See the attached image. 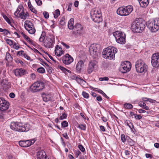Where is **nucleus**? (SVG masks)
Returning <instances> with one entry per match:
<instances>
[{
    "label": "nucleus",
    "instance_id": "nucleus-1",
    "mask_svg": "<svg viewBox=\"0 0 159 159\" xmlns=\"http://www.w3.org/2000/svg\"><path fill=\"white\" fill-rule=\"evenodd\" d=\"M11 129L15 131L20 132H27L30 129V125L28 124L23 125L20 123L12 122L10 124Z\"/></svg>",
    "mask_w": 159,
    "mask_h": 159
},
{
    "label": "nucleus",
    "instance_id": "nucleus-2",
    "mask_svg": "<svg viewBox=\"0 0 159 159\" xmlns=\"http://www.w3.org/2000/svg\"><path fill=\"white\" fill-rule=\"evenodd\" d=\"M117 49L113 46H109L103 50L102 52L103 57L110 60H114L115 54L117 52Z\"/></svg>",
    "mask_w": 159,
    "mask_h": 159
},
{
    "label": "nucleus",
    "instance_id": "nucleus-3",
    "mask_svg": "<svg viewBox=\"0 0 159 159\" xmlns=\"http://www.w3.org/2000/svg\"><path fill=\"white\" fill-rule=\"evenodd\" d=\"M145 27L144 22L140 18L137 19L133 23L131 29L134 32L139 33L144 30Z\"/></svg>",
    "mask_w": 159,
    "mask_h": 159
},
{
    "label": "nucleus",
    "instance_id": "nucleus-4",
    "mask_svg": "<svg viewBox=\"0 0 159 159\" xmlns=\"http://www.w3.org/2000/svg\"><path fill=\"white\" fill-rule=\"evenodd\" d=\"M90 15L93 20L96 23H99L102 20L101 12L100 9H92L90 11Z\"/></svg>",
    "mask_w": 159,
    "mask_h": 159
},
{
    "label": "nucleus",
    "instance_id": "nucleus-5",
    "mask_svg": "<svg viewBox=\"0 0 159 159\" xmlns=\"http://www.w3.org/2000/svg\"><path fill=\"white\" fill-rule=\"evenodd\" d=\"M146 25L152 32H156L159 30V18H156L153 20L148 21Z\"/></svg>",
    "mask_w": 159,
    "mask_h": 159
},
{
    "label": "nucleus",
    "instance_id": "nucleus-6",
    "mask_svg": "<svg viewBox=\"0 0 159 159\" xmlns=\"http://www.w3.org/2000/svg\"><path fill=\"white\" fill-rule=\"evenodd\" d=\"M113 35L117 43L121 44L125 43V34L124 33L117 31L113 33Z\"/></svg>",
    "mask_w": 159,
    "mask_h": 159
},
{
    "label": "nucleus",
    "instance_id": "nucleus-7",
    "mask_svg": "<svg viewBox=\"0 0 159 159\" xmlns=\"http://www.w3.org/2000/svg\"><path fill=\"white\" fill-rule=\"evenodd\" d=\"M133 10V7L132 6H128L125 7H119L116 11L117 13L120 16L128 15Z\"/></svg>",
    "mask_w": 159,
    "mask_h": 159
},
{
    "label": "nucleus",
    "instance_id": "nucleus-8",
    "mask_svg": "<svg viewBox=\"0 0 159 159\" xmlns=\"http://www.w3.org/2000/svg\"><path fill=\"white\" fill-rule=\"evenodd\" d=\"M137 71L139 73L145 72L147 70L148 66L142 60L139 59L137 61L135 65Z\"/></svg>",
    "mask_w": 159,
    "mask_h": 159
},
{
    "label": "nucleus",
    "instance_id": "nucleus-9",
    "mask_svg": "<svg viewBox=\"0 0 159 159\" xmlns=\"http://www.w3.org/2000/svg\"><path fill=\"white\" fill-rule=\"evenodd\" d=\"M44 84L43 82L40 81L35 82L30 87V91L33 92H36L41 91L43 89Z\"/></svg>",
    "mask_w": 159,
    "mask_h": 159
},
{
    "label": "nucleus",
    "instance_id": "nucleus-10",
    "mask_svg": "<svg viewBox=\"0 0 159 159\" xmlns=\"http://www.w3.org/2000/svg\"><path fill=\"white\" fill-rule=\"evenodd\" d=\"M55 43V39L52 35H49L46 37V39L44 42V46L47 48H52Z\"/></svg>",
    "mask_w": 159,
    "mask_h": 159
},
{
    "label": "nucleus",
    "instance_id": "nucleus-11",
    "mask_svg": "<svg viewBox=\"0 0 159 159\" xmlns=\"http://www.w3.org/2000/svg\"><path fill=\"white\" fill-rule=\"evenodd\" d=\"M98 45L97 44H92L89 48L90 54L94 58L98 57V52H97Z\"/></svg>",
    "mask_w": 159,
    "mask_h": 159
},
{
    "label": "nucleus",
    "instance_id": "nucleus-12",
    "mask_svg": "<svg viewBox=\"0 0 159 159\" xmlns=\"http://www.w3.org/2000/svg\"><path fill=\"white\" fill-rule=\"evenodd\" d=\"M72 33L75 35H80L83 32V27L79 23L76 24L74 26Z\"/></svg>",
    "mask_w": 159,
    "mask_h": 159
},
{
    "label": "nucleus",
    "instance_id": "nucleus-13",
    "mask_svg": "<svg viewBox=\"0 0 159 159\" xmlns=\"http://www.w3.org/2000/svg\"><path fill=\"white\" fill-rule=\"evenodd\" d=\"M24 26L28 32L31 34H34L35 32L33 24L30 21L26 20L25 22Z\"/></svg>",
    "mask_w": 159,
    "mask_h": 159
},
{
    "label": "nucleus",
    "instance_id": "nucleus-14",
    "mask_svg": "<svg viewBox=\"0 0 159 159\" xmlns=\"http://www.w3.org/2000/svg\"><path fill=\"white\" fill-rule=\"evenodd\" d=\"M151 59L152 66L156 68L158 67L159 66V52L153 54Z\"/></svg>",
    "mask_w": 159,
    "mask_h": 159
},
{
    "label": "nucleus",
    "instance_id": "nucleus-15",
    "mask_svg": "<svg viewBox=\"0 0 159 159\" xmlns=\"http://www.w3.org/2000/svg\"><path fill=\"white\" fill-rule=\"evenodd\" d=\"M131 67L130 63L129 61L125 62L120 68V70L123 73H126L129 71Z\"/></svg>",
    "mask_w": 159,
    "mask_h": 159
},
{
    "label": "nucleus",
    "instance_id": "nucleus-16",
    "mask_svg": "<svg viewBox=\"0 0 159 159\" xmlns=\"http://www.w3.org/2000/svg\"><path fill=\"white\" fill-rule=\"evenodd\" d=\"M9 103L3 98H0V110L2 111L6 110L8 109Z\"/></svg>",
    "mask_w": 159,
    "mask_h": 159
},
{
    "label": "nucleus",
    "instance_id": "nucleus-17",
    "mask_svg": "<svg viewBox=\"0 0 159 159\" xmlns=\"http://www.w3.org/2000/svg\"><path fill=\"white\" fill-rule=\"evenodd\" d=\"M63 62L66 65H69L73 61V58L70 55L66 54L62 58Z\"/></svg>",
    "mask_w": 159,
    "mask_h": 159
},
{
    "label": "nucleus",
    "instance_id": "nucleus-18",
    "mask_svg": "<svg viewBox=\"0 0 159 159\" xmlns=\"http://www.w3.org/2000/svg\"><path fill=\"white\" fill-rule=\"evenodd\" d=\"M96 63L97 62L95 60L91 61L89 62L87 69V72L89 74H90L94 70L96 66Z\"/></svg>",
    "mask_w": 159,
    "mask_h": 159
},
{
    "label": "nucleus",
    "instance_id": "nucleus-19",
    "mask_svg": "<svg viewBox=\"0 0 159 159\" xmlns=\"http://www.w3.org/2000/svg\"><path fill=\"white\" fill-rule=\"evenodd\" d=\"M14 73L16 76L20 77L25 75L26 71L25 70L21 68L16 69L14 71Z\"/></svg>",
    "mask_w": 159,
    "mask_h": 159
},
{
    "label": "nucleus",
    "instance_id": "nucleus-20",
    "mask_svg": "<svg viewBox=\"0 0 159 159\" xmlns=\"http://www.w3.org/2000/svg\"><path fill=\"white\" fill-rule=\"evenodd\" d=\"M37 157V159H48L46 156V152L43 150L38 152Z\"/></svg>",
    "mask_w": 159,
    "mask_h": 159
},
{
    "label": "nucleus",
    "instance_id": "nucleus-21",
    "mask_svg": "<svg viewBox=\"0 0 159 159\" xmlns=\"http://www.w3.org/2000/svg\"><path fill=\"white\" fill-rule=\"evenodd\" d=\"M63 52L61 47L58 45H57L56 46L55 49V53L57 56L58 57L60 56L63 54Z\"/></svg>",
    "mask_w": 159,
    "mask_h": 159
},
{
    "label": "nucleus",
    "instance_id": "nucleus-22",
    "mask_svg": "<svg viewBox=\"0 0 159 159\" xmlns=\"http://www.w3.org/2000/svg\"><path fill=\"white\" fill-rule=\"evenodd\" d=\"M30 140L20 141L19 142V145L23 147H27L30 146Z\"/></svg>",
    "mask_w": 159,
    "mask_h": 159
},
{
    "label": "nucleus",
    "instance_id": "nucleus-23",
    "mask_svg": "<svg viewBox=\"0 0 159 159\" xmlns=\"http://www.w3.org/2000/svg\"><path fill=\"white\" fill-rule=\"evenodd\" d=\"M84 66V62L82 60L80 61L76 65V70L78 72L81 71L82 68Z\"/></svg>",
    "mask_w": 159,
    "mask_h": 159
},
{
    "label": "nucleus",
    "instance_id": "nucleus-24",
    "mask_svg": "<svg viewBox=\"0 0 159 159\" xmlns=\"http://www.w3.org/2000/svg\"><path fill=\"white\" fill-rule=\"evenodd\" d=\"M141 7H145L149 3V0H138Z\"/></svg>",
    "mask_w": 159,
    "mask_h": 159
},
{
    "label": "nucleus",
    "instance_id": "nucleus-25",
    "mask_svg": "<svg viewBox=\"0 0 159 159\" xmlns=\"http://www.w3.org/2000/svg\"><path fill=\"white\" fill-rule=\"evenodd\" d=\"M42 96L43 101L45 102H47L51 100V98L50 97V95L49 94H46L45 93H42Z\"/></svg>",
    "mask_w": 159,
    "mask_h": 159
},
{
    "label": "nucleus",
    "instance_id": "nucleus-26",
    "mask_svg": "<svg viewBox=\"0 0 159 159\" xmlns=\"http://www.w3.org/2000/svg\"><path fill=\"white\" fill-rule=\"evenodd\" d=\"M24 10V8L23 6H19L18 7L16 11L14 13L15 15L17 17H18V15H19L22 12V11Z\"/></svg>",
    "mask_w": 159,
    "mask_h": 159
},
{
    "label": "nucleus",
    "instance_id": "nucleus-27",
    "mask_svg": "<svg viewBox=\"0 0 159 159\" xmlns=\"http://www.w3.org/2000/svg\"><path fill=\"white\" fill-rule=\"evenodd\" d=\"M17 55L21 56L28 60H29L30 59V57L28 56L26 53H25L24 51L23 50L18 52L17 53Z\"/></svg>",
    "mask_w": 159,
    "mask_h": 159
},
{
    "label": "nucleus",
    "instance_id": "nucleus-28",
    "mask_svg": "<svg viewBox=\"0 0 159 159\" xmlns=\"http://www.w3.org/2000/svg\"><path fill=\"white\" fill-rule=\"evenodd\" d=\"M74 19L73 18H71L69 21L68 24V27L69 29L72 30L74 29Z\"/></svg>",
    "mask_w": 159,
    "mask_h": 159
},
{
    "label": "nucleus",
    "instance_id": "nucleus-29",
    "mask_svg": "<svg viewBox=\"0 0 159 159\" xmlns=\"http://www.w3.org/2000/svg\"><path fill=\"white\" fill-rule=\"evenodd\" d=\"M72 79L75 80L79 84L83 83H85L84 81V80L81 79L79 77L76 76V75H74L72 76Z\"/></svg>",
    "mask_w": 159,
    "mask_h": 159
},
{
    "label": "nucleus",
    "instance_id": "nucleus-30",
    "mask_svg": "<svg viewBox=\"0 0 159 159\" xmlns=\"http://www.w3.org/2000/svg\"><path fill=\"white\" fill-rule=\"evenodd\" d=\"M1 84L4 88H8L10 85V83L8 82L7 80L3 79L1 81Z\"/></svg>",
    "mask_w": 159,
    "mask_h": 159
},
{
    "label": "nucleus",
    "instance_id": "nucleus-31",
    "mask_svg": "<svg viewBox=\"0 0 159 159\" xmlns=\"http://www.w3.org/2000/svg\"><path fill=\"white\" fill-rule=\"evenodd\" d=\"M29 16L28 13L27 12L25 13L24 12V10L22 11V12H21V13L19 15L18 17H20L21 19H23L25 20L26 19L27 16Z\"/></svg>",
    "mask_w": 159,
    "mask_h": 159
},
{
    "label": "nucleus",
    "instance_id": "nucleus-32",
    "mask_svg": "<svg viewBox=\"0 0 159 159\" xmlns=\"http://www.w3.org/2000/svg\"><path fill=\"white\" fill-rule=\"evenodd\" d=\"M5 59L8 62L11 61L13 59L10 54L8 52L6 53Z\"/></svg>",
    "mask_w": 159,
    "mask_h": 159
},
{
    "label": "nucleus",
    "instance_id": "nucleus-33",
    "mask_svg": "<svg viewBox=\"0 0 159 159\" xmlns=\"http://www.w3.org/2000/svg\"><path fill=\"white\" fill-rule=\"evenodd\" d=\"M21 34L23 36L25 39L27 41L29 42L32 43L33 42V41L31 40L30 38L27 35H26L25 34H24L23 32H22L21 33Z\"/></svg>",
    "mask_w": 159,
    "mask_h": 159
},
{
    "label": "nucleus",
    "instance_id": "nucleus-34",
    "mask_svg": "<svg viewBox=\"0 0 159 159\" xmlns=\"http://www.w3.org/2000/svg\"><path fill=\"white\" fill-rule=\"evenodd\" d=\"M46 34L43 31L42 33V34L39 39V40L40 42H43L45 39Z\"/></svg>",
    "mask_w": 159,
    "mask_h": 159
},
{
    "label": "nucleus",
    "instance_id": "nucleus-35",
    "mask_svg": "<svg viewBox=\"0 0 159 159\" xmlns=\"http://www.w3.org/2000/svg\"><path fill=\"white\" fill-rule=\"evenodd\" d=\"M60 12L59 9L55 10V12H53L54 17L55 18H57L60 15Z\"/></svg>",
    "mask_w": 159,
    "mask_h": 159
},
{
    "label": "nucleus",
    "instance_id": "nucleus-36",
    "mask_svg": "<svg viewBox=\"0 0 159 159\" xmlns=\"http://www.w3.org/2000/svg\"><path fill=\"white\" fill-rule=\"evenodd\" d=\"M124 108L126 109H132L133 107V105L129 103H125L124 104Z\"/></svg>",
    "mask_w": 159,
    "mask_h": 159
},
{
    "label": "nucleus",
    "instance_id": "nucleus-37",
    "mask_svg": "<svg viewBox=\"0 0 159 159\" xmlns=\"http://www.w3.org/2000/svg\"><path fill=\"white\" fill-rule=\"evenodd\" d=\"M125 123L127 125H128L131 129L134 128V125L133 124L130 122L129 120H126Z\"/></svg>",
    "mask_w": 159,
    "mask_h": 159
},
{
    "label": "nucleus",
    "instance_id": "nucleus-38",
    "mask_svg": "<svg viewBox=\"0 0 159 159\" xmlns=\"http://www.w3.org/2000/svg\"><path fill=\"white\" fill-rule=\"evenodd\" d=\"M37 71L40 73H43L45 72V70L43 67H40L37 69Z\"/></svg>",
    "mask_w": 159,
    "mask_h": 159
},
{
    "label": "nucleus",
    "instance_id": "nucleus-39",
    "mask_svg": "<svg viewBox=\"0 0 159 159\" xmlns=\"http://www.w3.org/2000/svg\"><path fill=\"white\" fill-rule=\"evenodd\" d=\"M78 127L81 130H85L86 129V127L85 125H79Z\"/></svg>",
    "mask_w": 159,
    "mask_h": 159
},
{
    "label": "nucleus",
    "instance_id": "nucleus-40",
    "mask_svg": "<svg viewBox=\"0 0 159 159\" xmlns=\"http://www.w3.org/2000/svg\"><path fill=\"white\" fill-rule=\"evenodd\" d=\"M58 68H59L61 70L63 71L64 72H66V71L68 72L70 71L69 70L60 66H58Z\"/></svg>",
    "mask_w": 159,
    "mask_h": 159
},
{
    "label": "nucleus",
    "instance_id": "nucleus-41",
    "mask_svg": "<svg viewBox=\"0 0 159 159\" xmlns=\"http://www.w3.org/2000/svg\"><path fill=\"white\" fill-rule=\"evenodd\" d=\"M65 18L63 17L61 18L60 21V24L62 26H64L65 24Z\"/></svg>",
    "mask_w": 159,
    "mask_h": 159
},
{
    "label": "nucleus",
    "instance_id": "nucleus-42",
    "mask_svg": "<svg viewBox=\"0 0 159 159\" xmlns=\"http://www.w3.org/2000/svg\"><path fill=\"white\" fill-rule=\"evenodd\" d=\"M78 147L79 149L83 152H85V149L84 147L81 144H79Z\"/></svg>",
    "mask_w": 159,
    "mask_h": 159
},
{
    "label": "nucleus",
    "instance_id": "nucleus-43",
    "mask_svg": "<svg viewBox=\"0 0 159 159\" xmlns=\"http://www.w3.org/2000/svg\"><path fill=\"white\" fill-rule=\"evenodd\" d=\"M68 125V123L66 121H64L61 123V126L64 128L67 127Z\"/></svg>",
    "mask_w": 159,
    "mask_h": 159
},
{
    "label": "nucleus",
    "instance_id": "nucleus-44",
    "mask_svg": "<svg viewBox=\"0 0 159 159\" xmlns=\"http://www.w3.org/2000/svg\"><path fill=\"white\" fill-rule=\"evenodd\" d=\"M66 117L67 115L65 113H64L62 114V116L59 117V119L60 120H62L64 119H66Z\"/></svg>",
    "mask_w": 159,
    "mask_h": 159
},
{
    "label": "nucleus",
    "instance_id": "nucleus-45",
    "mask_svg": "<svg viewBox=\"0 0 159 159\" xmlns=\"http://www.w3.org/2000/svg\"><path fill=\"white\" fill-rule=\"evenodd\" d=\"M3 17L7 22L9 24L11 23V22L10 20L6 15H3Z\"/></svg>",
    "mask_w": 159,
    "mask_h": 159
},
{
    "label": "nucleus",
    "instance_id": "nucleus-46",
    "mask_svg": "<svg viewBox=\"0 0 159 159\" xmlns=\"http://www.w3.org/2000/svg\"><path fill=\"white\" fill-rule=\"evenodd\" d=\"M43 14L44 15V17L47 19L49 17V15L47 11H44L43 12Z\"/></svg>",
    "mask_w": 159,
    "mask_h": 159
},
{
    "label": "nucleus",
    "instance_id": "nucleus-47",
    "mask_svg": "<svg viewBox=\"0 0 159 159\" xmlns=\"http://www.w3.org/2000/svg\"><path fill=\"white\" fill-rule=\"evenodd\" d=\"M82 95L84 98H87L89 97V95L88 93L85 92H82Z\"/></svg>",
    "mask_w": 159,
    "mask_h": 159
},
{
    "label": "nucleus",
    "instance_id": "nucleus-48",
    "mask_svg": "<svg viewBox=\"0 0 159 159\" xmlns=\"http://www.w3.org/2000/svg\"><path fill=\"white\" fill-rule=\"evenodd\" d=\"M6 41L7 43L9 44L10 45H11L13 44V42L11 40L9 39H6Z\"/></svg>",
    "mask_w": 159,
    "mask_h": 159
},
{
    "label": "nucleus",
    "instance_id": "nucleus-49",
    "mask_svg": "<svg viewBox=\"0 0 159 159\" xmlns=\"http://www.w3.org/2000/svg\"><path fill=\"white\" fill-rule=\"evenodd\" d=\"M121 139L123 142L125 143V142L126 139L125 136L124 134H122L121 135Z\"/></svg>",
    "mask_w": 159,
    "mask_h": 159
},
{
    "label": "nucleus",
    "instance_id": "nucleus-50",
    "mask_svg": "<svg viewBox=\"0 0 159 159\" xmlns=\"http://www.w3.org/2000/svg\"><path fill=\"white\" fill-rule=\"evenodd\" d=\"M127 141L129 144L131 146H132L134 145V141L132 139H130V140H127Z\"/></svg>",
    "mask_w": 159,
    "mask_h": 159
},
{
    "label": "nucleus",
    "instance_id": "nucleus-51",
    "mask_svg": "<svg viewBox=\"0 0 159 159\" xmlns=\"http://www.w3.org/2000/svg\"><path fill=\"white\" fill-rule=\"evenodd\" d=\"M75 154L76 157H78L81 154V152L79 150H78L75 152Z\"/></svg>",
    "mask_w": 159,
    "mask_h": 159
},
{
    "label": "nucleus",
    "instance_id": "nucleus-52",
    "mask_svg": "<svg viewBox=\"0 0 159 159\" xmlns=\"http://www.w3.org/2000/svg\"><path fill=\"white\" fill-rule=\"evenodd\" d=\"M134 118L137 120H139L142 118V116L139 115H134Z\"/></svg>",
    "mask_w": 159,
    "mask_h": 159
},
{
    "label": "nucleus",
    "instance_id": "nucleus-53",
    "mask_svg": "<svg viewBox=\"0 0 159 159\" xmlns=\"http://www.w3.org/2000/svg\"><path fill=\"white\" fill-rule=\"evenodd\" d=\"M145 105H146V104L143 102H140L139 103V105L143 108Z\"/></svg>",
    "mask_w": 159,
    "mask_h": 159
},
{
    "label": "nucleus",
    "instance_id": "nucleus-54",
    "mask_svg": "<svg viewBox=\"0 0 159 159\" xmlns=\"http://www.w3.org/2000/svg\"><path fill=\"white\" fill-rule=\"evenodd\" d=\"M37 4L39 6H40L42 4V2L41 0H35Z\"/></svg>",
    "mask_w": 159,
    "mask_h": 159
},
{
    "label": "nucleus",
    "instance_id": "nucleus-55",
    "mask_svg": "<svg viewBox=\"0 0 159 159\" xmlns=\"http://www.w3.org/2000/svg\"><path fill=\"white\" fill-rule=\"evenodd\" d=\"M2 33L3 34H4L5 35H7L8 34L10 33V32L8 30L6 29H4Z\"/></svg>",
    "mask_w": 159,
    "mask_h": 159
},
{
    "label": "nucleus",
    "instance_id": "nucleus-56",
    "mask_svg": "<svg viewBox=\"0 0 159 159\" xmlns=\"http://www.w3.org/2000/svg\"><path fill=\"white\" fill-rule=\"evenodd\" d=\"M72 6V3H70L68 6L67 10L69 11H70L71 10V7Z\"/></svg>",
    "mask_w": 159,
    "mask_h": 159
},
{
    "label": "nucleus",
    "instance_id": "nucleus-57",
    "mask_svg": "<svg viewBox=\"0 0 159 159\" xmlns=\"http://www.w3.org/2000/svg\"><path fill=\"white\" fill-rule=\"evenodd\" d=\"M99 80L101 81H103V80H106L107 81L108 80H109V78L107 77H104L103 78H100L99 79Z\"/></svg>",
    "mask_w": 159,
    "mask_h": 159
},
{
    "label": "nucleus",
    "instance_id": "nucleus-58",
    "mask_svg": "<svg viewBox=\"0 0 159 159\" xmlns=\"http://www.w3.org/2000/svg\"><path fill=\"white\" fill-rule=\"evenodd\" d=\"M94 89H95V90L97 91L99 93H100L102 95L104 93L102 90L101 89H98L96 88H95Z\"/></svg>",
    "mask_w": 159,
    "mask_h": 159
},
{
    "label": "nucleus",
    "instance_id": "nucleus-59",
    "mask_svg": "<svg viewBox=\"0 0 159 159\" xmlns=\"http://www.w3.org/2000/svg\"><path fill=\"white\" fill-rule=\"evenodd\" d=\"M145 156L147 158H152V155L148 153H146L145 154Z\"/></svg>",
    "mask_w": 159,
    "mask_h": 159
},
{
    "label": "nucleus",
    "instance_id": "nucleus-60",
    "mask_svg": "<svg viewBox=\"0 0 159 159\" xmlns=\"http://www.w3.org/2000/svg\"><path fill=\"white\" fill-rule=\"evenodd\" d=\"M9 96L11 98H15V95L13 93H11L9 94Z\"/></svg>",
    "mask_w": 159,
    "mask_h": 159
},
{
    "label": "nucleus",
    "instance_id": "nucleus-61",
    "mask_svg": "<svg viewBox=\"0 0 159 159\" xmlns=\"http://www.w3.org/2000/svg\"><path fill=\"white\" fill-rule=\"evenodd\" d=\"M30 10L34 13H37V11L33 7V8H30Z\"/></svg>",
    "mask_w": 159,
    "mask_h": 159
},
{
    "label": "nucleus",
    "instance_id": "nucleus-62",
    "mask_svg": "<svg viewBox=\"0 0 159 159\" xmlns=\"http://www.w3.org/2000/svg\"><path fill=\"white\" fill-rule=\"evenodd\" d=\"M64 46L66 49H68L70 48V46L65 43H64L62 42L61 43Z\"/></svg>",
    "mask_w": 159,
    "mask_h": 159
},
{
    "label": "nucleus",
    "instance_id": "nucleus-63",
    "mask_svg": "<svg viewBox=\"0 0 159 159\" xmlns=\"http://www.w3.org/2000/svg\"><path fill=\"white\" fill-rule=\"evenodd\" d=\"M148 101L151 103H155L156 102L155 100H153L149 98L148 99Z\"/></svg>",
    "mask_w": 159,
    "mask_h": 159
},
{
    "label": "nucleus",
    "instance_id": "nucleus-64",
    "mask_svg": "<svg viewBox=\"0 0 159 159\" xmlns=\"http://www.w3.org/2000/svg\"><path fill=\"white\" fill-rule=\"evenodd\" d=\"M97 100L99 102H100L102 100V98L100 96H98L96 98Z\"/></svg>",
    "mask_w": 159,
    "mask_h": 159
}]
</instances>
